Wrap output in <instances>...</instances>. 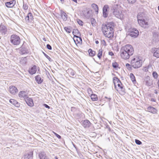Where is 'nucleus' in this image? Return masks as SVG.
<instances>
[{"mask_svg":"<svg viewBox=\"0 0 159 159\" xmlns=\"http://www.w3.org/2000/svg\"><path fill=\"white\" fill-rule=\"evenodd\" d=\"M134 53V50L132 46L127 44L121 47L120 50V56L123 59H128Z\"/></svg>","mask_w":159,"mask_h":159,"instance_id":"f257e3e1","label":"nucleus"},{"mask_svg":"<svg viewBox=\"0 0 159 159\" xmlns=\"http://www.w3.org/2000/svg\"><path fill=\"white\" fill-rule=\"evenodd\" d=\"M115 26L114 23L112 22H109L107 24L102 25V30L105 37L108 38H111L113 36V28Z\"/></svg>","mask_w":159,"mask_h":159,"instance_id":"f03ea898","label":"nucleus"},{"mask_svg":"<svg viewBox=\"0 0 159 159\" xmlns=\"http://www.w3.org/2000/svg\"><path fill=\"white\" fill-rule=\"evenodd\" d=\"M111 10L113 15L118 18L121 19L125 15V11L123 10L120 5L118 4H115L112 6Z\"/></svg>","mask_w":159,"mask_h":159,"instance_id":"7ed1b4c3","label":"nucleus"},{"mask_svg":"<svg viewBox=\"0 0 159 159\" xmlns=\"http://www.w3.org/2000/svg\"><path fill=\"white\" fill-rule=\"evenodd\" d=\"M113 80L115 88L116 90L118 91V89H120L123 92H125V89L122 86V84L120 80L116 77L113 78Z\"/></svg>","mask_w":159,"mask_h":159,"instance_id":"20e7f679","label":"nucleus"},{"mask_svg":"<svg viewBox=\"0 0 159 159\" xmlns=\"http://www.w3.org/2000/svg\"><path fill=\"white\" fill-rule=\"evenodd\" d=\"M132 66L134 68H138L142 65V61L138 58H134L131 62Z\"/></svg>","mask_w":159,"mask_h":159,"instance_id":"39448f33","label":"nucleus"},{"mask_svg":"<svg viewBox=\"0 0 159 159\" xmlns=\"http://www.w3.org/2000/svg\"><path fill=\"white\" fill-rule=\"evenodd\" d=\"M10 42L14 45H17L20 42V39L19 37L16 34L12 35L10 38Z\"/></svg>","mask_w":159,"mask_h":159,"instance_id":"423d86ee","label":"nucleus"},{"mask_svg":"<svg viewBox=\"0 0 159 159\" xmlns=\"http://www.w3.org/2000/svg\"><path fill=\"white\" fill-rule=\"evenodd\" d=\"M109 7L108 5H105L103 7L102 9L103 16L104 18H107L108 16V9Z\"/></svg>","mask_w":159,"mask_h":159,"instance_id":"0eeeda50","label":"nucleus"},{"mask_svg":"<svg viewBox=\"0 0 159 159\" xmlns=\"http://www.w3.org/2000/svg\"><path fill=\"white\" fill-rule=\"evenodd\" d=\"M18 89L16 87L13 86H11L9 88V92L12 94H15L17 93Z\"/></svg>","mask_w":159,"mask_h":159,"instance_id":"6e6552de","label":"nucleus"},{"mask_svg":"<svg viewBox=\"0 0 159 159\" xmlns=\"http://www.w3.org/2000/svg\"><path fill=\"white\" fill-rule=\"evenodd\" d=\"M139 34V31L137 30H135L133 32H131V33H128L127 34L128 35L131 36L134 38L137 37Z\"/></svg>","mask_w":159,"mask_h":159,"instance_id":"1a4fd4ad","label":"nucleus"},{"mask_svg":"<svg viewBox=\"0 0 159 159\" xmlns=\"http://www.w3.org/2000/svg\"><path fill=\"white\" fill-rule=\"evenodd\" d=\"M84 14L85 17L87 18H89L92 16V11L87 10L86 11H84Z\"/></svg>","mask_w":159,"mask_h":159,"instance_id":"9d476101","label":"nucleus"},{"mask_svg":"<svg viewBox=\"0 0 159 159\" xmlns=\"http://www.w3.org/2000/svg\"><path fill=\"white\" fill-rule=\"evenodd\" d=\"M91 123L88 120H85L82 121V125L84 128L89 127Z\"/></svg>","mask_w":159,"mask_h":159,"instance_id":"9b49d317","label":"nucleus"},{"mask_svg":"<svg viewBox=\"0 0 159 159\" xmlns=\"http://www.w3.org/2000/svg\"><path fill=\"white\" fill-rule=\"evenodd\" d=\"M138 22L140 26L143 28H146L148 25V22H146L144 19L139 20Z\"/></svg>","mask_w":159,"mask_h":159,"instance_id":"f8f14e48","label":"nucleus"},{"mask_svg":"<svg viewBox=\"0 0 159 159\" xmlns=\"http://www.w3.org/2000/svg\"><path fill=\"white\" fill-rule=\"evenodd\" d=\"M25 100L26 102L29 106L30 107L33 106V102L32 98L27 97Z\"/></svg>","mask_w":159,"mask_h":159,"instance_id":"ddd939ff","label":"nucleus"},{"mask_svg":"<svg viewBox=\"0 0 159 159\" xmlns=\"http://www.w3.org/2000/svg\"><path fill=\"white\" fill-rule=\"evenodd\" d=\"M16 3V1L13 0L10 2L5 3V5L7 7L11 8L13 7Z\"/></svg>","mask_w":159,"mask_h":159,"instance_id":"4468645a","label":"nucleus"},{"mask_svg":"<svg viewBox=\"0 0 159 159\" xmlns=\"http://www.w3.org/2000/svg\"><path fill=\"white\" fill-rule=\"evenodd\" d=\"M36 66L34 65L28 70L29 73L31 75L35 74L37 71Z\"/></svg>","mask_w":159,"mask_h":159,"instance_id":"2eb2a0df","label":"nucleus"},{"mask_svg":"<svg viewBox=\"0 0 159 159\" xmlns=\"http://www.w3.org/2000/svg\"><path fill=\"white\" fill-rule=\"evenodd\" d=\"M33 19V16L31 12L29 13L28 15L25 17V20L26 22L29 23Z\"/></svg>","mask_w":159,"mask_h":159,"instance_id":"dca6fc26","label":"nucleus"},{"mask_svg":"<svg viewBox=\"0 0 159 159\" xmlns=\"http://www.w3.org/2000/svg\"><path fill=\"white\" fill-rule=\"evenodd\" d=\"M39 156L40 159H49L44 152H40L39 153Z\"/></svg>","mask_w":159,"mask_h":159,"instance_id":"f3484780","label":"nucleus"},{"mask_svg":"<svg viewBox=\"0 0 159 159\" xmlns=\"http://www.w3.org/2000/svg\"><path fill=\"white\" fill-rule=\"evenodd\" d=\"M73 39L76 44L79 43H81L82 42L81 38L79 37L78 36L74 35Z\"/></svg>","mask_w":159,"mask_h":159,"instance_id":"a211bd4d","label":"nucleus"},{"mask_svg":"<svg viewBox=\"0 0 159 159\" xmlns=\"http://www.w3.org/2000/svg\"><path fill=\"white\" fill-rule=\"evenodd\" d=\"M154 56L159 58V48H155L153 49Z\"/></svg>","mask_w":159,"mask_h":159,"instance_id":"6ab92c4d","label":"nucleus"},{"mask_svg":"<svg viewBox=\"0 0 159 159\" xmlns=\"http://www.w3.org/2000/svg\"><path fill=\"white\" fill-rule=\"evenodd\" d=\"M19 96L20 98H24L25 99L27 97V95L24 91H21L19 93Z\"/></svg>","mask_w":159,"mask_h":159,"instance_id":"aec40b11","label":"nucleus"},{"mask_svg":"<svg viewBox=\"0 0 159 159\" xmlns=\"http://www.w3.org/2000/svg\"><path fill=\"white\" fill-rule=\"evenodd\" d=\"M147 111L152 113L155 114L157 113V110L155 108L153 107H149L147 108Z\"/></svg>","mask_w":159,"mask_h":159,"instance_id":"412c9836","label":"nucleus"},{"mask_svg":"<svg viewBox=\"0 0 159 159\" xmlns=\"http://www.w3.org/2000/svg\"><path fill=\"white\" fill-rule=\"evenodd\" d=\"M9 102L16 107H18L20 106V104L14 99H11L9 100Z\"/></svg>","mask_w":159,"mask_h":159,"instance_id":"4be33fe9","label":"nucleus"},{"mask_svg":"<svg viewBox=\"0 0 159 159\" xmlns=\"http://www.w3.org/2000/svg\"><path fill=\"white\" fill-rule=\"evenodd\" d=\"M35 79L38 84H41L43 81V80L41 79L39 75L36 76Z\"/></svg>","mask_w":159,"mask_h":159,"instance_id":"5701e85b","label":"nucleus"},{"mask_svg":"<svg viewBox=\"0 0 159 159\" xmlns=\"http://www.w3.org/2000/svg\"><path fill=\"white\" fill-rule=\"evenodd\" d=\"M151 68V65H149L147 67H143V70L145 72H147L149 70L151 71L152 70Z\"/></svg>","mask_w":159,"mask_h":159,"instance_id":"b1692460","label":"nucleus"},{"mask_svg":"<svg viewBox=\"0 0 159 159\" xmlns=\"http://www.w3.org/2000/svg\"><path fill=\"white\" fill-rule=\"evenodd\" d=\"M91 6L97 14L98 11V5L96 4L93 3L92 4Z\"/></svg>","mask_w":159,"mask_h":159,"instance_id":"393cba45","label":"nucleus"},{"mask_svg":"<svg viewBox=\"0 0 159 159\" xmlns=\"http://www.w3.org/2000/svg\"><path fill=\"white\" fill-rule=\"evenodd\" d=\"M153 40L155 41H157L159 40V36L156 33L153 34Z\"/></svg>","mask_w":159,"mask_h":159,"instance_id":"a878e982","label":"nucleus"},{"mask_svg":"<svg viewBox=\"0 0 159 159\" xmlns=\"http://www.w3.org/2000/svg\"><path fill=\"white\" fill-rule=\"evenodd\" d=\"M25 159H32L33 158L32 152H30L25 155Z\"/></svg>","mask_w":159,"mask_h":159,"instance_id":"bb28decb","label":"nucleus"},{"mask_svg":"<svg viewBox=\"0 0 159 159\" xmlns=\"http://www.w3.org/2000/svg\"><path fill=\"white\" fill-rule=\"evenodd\" d=\"M7 31L6 27L3 25L0 26V31L5 34Z\"/></svg>","mask_w":159,"mask_h":159,"instance_id":"cd10ccee","label":"nucleus"},{"mask_svg":"<svg viewBox=\"0 0 159 159\" xmlns=\"http://www.w3.org/2000/svg\"><path fill=\"white\" fill-rule=\"evenodd\" d=\"M61 16L63 20L66 21L67 20V15L64 12H61Z\"/></svg>","mask_w":159,"mask_h":159,"instance_id":"c85d7f7f","label":"nucleus"},{"mask_svg":"<svg viewBox=\"0 0 159 159\" xmlns=\"http://www.w3.org/2000/svg\"><path fill=\"white\" fill-rule=\"evenodd\" d=\"M28 51L26 48H22L20 50V53L21 54H23L26 53H27Z\"/></svg>","mask_w":159,"mask_h":159,"instance_id":"c756f323","label":"nucleus"},{"mask_svg":"<svg viewBox=\"0 0 159 159\" xmlns=\"http://www.w3.org/2000/svg\"><path fill=\"white\" fill-rule=\"evenodd\" d=\"M145 83L146 85L148 86H151L153 84V82L151 80H147Z\"/></svg>","mask_w":159,"mask_h":159,"instance_id":"7c9ffc66","label":"nucleus"},{"mask_svg":"<svg viewBox=\"0 0 159 159\" xmlns=\"http://www.w3.org/2000/svg\"><path fill=\"white\" fill-rule=\"evenodd\" d=\"M89 55L91 57L94 56L95 54V52L93 51L91 49H89L88 50Z\"/></svg>","mask_w":159,"mask_h":159,"instance_id":"2f4dec72","label":"nucleus"},{"mask_svg":"<svg viewBox=\"0 0 159 159\" xmlns=\"http://www.w3.org/2000/svg\"><path fill=\"white\" fill-rule=\"evenodd\" d=\"M91 98L92 100L93 101H95L97 100L98 97L95 94H91Z\"/></svg>","mask_w":159,"mask_h":159,"instance_id":"473e14b6","label":"nucleus"},{"mask_svg":"<svg viewBox=\"0 0 159 159\" xmlns=\"http://www.w3.org/2000/svg\"><path fill=\"white\" fill-rule=\"evenodd\" d=\"M130 76L131 78V80L134 83V82L136 81L135 76L133 73H131L130 74Z\"/></svg>","mask_w":159,"mask_h":159,"instance_id":"72a5a7b5","label":"nucleus"},{"mask_svg":"<svg viewBox=\"0 0 159 159\" xmlns=\"http://www.w3.org/2000/svg\"><path fill=\"white\" fill-rule=\"evenodd\" d=\"M102 49H99L98 51V57L99 59L101 58L102 55Z\"/></svg>","mask_w":159,"mask_h":159,"instance_id":"f704fd0d","label":"nucleus"},{"mask_svg":"<svg viewBox=\"0 0 159 159\" xmlns=\"http://www.w3.org/2000/svg\"><path fill=\"white\" fill-rule=\"evenodd\" d=\"M91 24L93 26H94L96 25V22L95 20L93 18L91 19Z\"/></svg>","mask_w":159,"mask_h":159,"instance_id":"c9c22d12","label":"nucleus"},{"mask_svg":"<svg viewBox=\"0 0 159 159\" xmlns=\"http://www.w3.org/2000/svg\"><path fill=\"white\" fill-rule=\"evenodd\" d=\"M21 62H22V63L24 64H25L27 62V58L26 57H24L22 58L21 59V61H20Z\"/></svg>","mask_w":159,"mask_h":159,"instance_id":"e433bc0d","label":"nucleus"},{"mask_svg":"<svg viewBox=\"0 0 159 159\" xmlns=\"http://www.w3.org/2000/svg\"><path fill=\"white\" fill-rule=\"evenodd\" d=\"M152 76L155 79H157V78L158 74L156 72L154 71L152 73Z\"/></svg>","mask_w":159,"mask_h":159,"instance_id":"4c0bfd02","label":"nucleus"},{"mask_svg":"<svg viewBox=\"0 0 159 159\" xmlns=\"http://www.w3.org/2000/svg\"><path fill=\"white\" fill-rule=\"evenodd\" d=\"M142 14L141 13H139L137 15V19L138 21L139 20H143V17H142Z\"/></svg>","mask_w":159,"mask_h":159,"instance_id":"58836bf2","label":"nucleus"},{"mask_svg":"<svg viewBox=\"0 0 159 159\" xmlns=\"http://www.w3.org/2000/svg\"><path fill=\"white\" fill-rule=\"evenodd\" d=\"M64 29L68 33H70L71 32V30L68 27H65Z\"/></svg>","mask_w":159,"mask_h":159,"instance_id":"ea45409f","label":"nucleus"},{"mask_svg":"<svg viewBox=\"0 0 159 159\" xmlns=\"http://www.w3.org/2000/svg\"><path fill=\"white\" fill-rule=\"evenodd\" d=\"M118 66V65L116 62H114L112 63V66L115 68H116Z\"/></svg>","mask_w":159,"mask_h":159,"instance_id":"a19ab883","label":"nucleus"},{"mask_svg":"<svg viewBox=\"0 0 159 159\" xmlns=\"http://www.w3.org/2000/svg\"><path fill=\"white\" fill-rule=\"evenodd\" d=\"M136 0H127L128 3L130 4H133L136 1Z\"/></svg>","mask_w":159,"mask_h":159,"instance_id":"79ce46f5","label":"nucleus"},{"mask_svg":"<svg viewBox=\"0 0 159 159\" xmlns=\"http://www.w3.org/2000/svg\"><path fill=\"white\" fill-rule=\"evenodd\" d=\"M125 66H126V67L127 68L128 70H130L131 69V66H132L131 64L130 65L128 63H127L126 64Z\"/></svg>","mask_w":159,"mask_h":159,"instance_id":"37998d69","label":"nucleus"},{"mask_svg":"<svg viewBox=\"0 0 159 159\" xmlns=\"http://www.w3.org/2000/svg\"><path fill=\"white\" fill-rule=\"evenodd\" d=\"M43 53L44 55V56L50 61H51V58H50V57L48 56V55H47L44 52H43Z\"/></svg>","mask_w":159,"mask_h":159,"instance_id":"c03bdc74","label":"nucleus"},{"mask_svg":"<svg viewBox=\"0 0 159 159\" xmlns=\"http://www.w3.org/2000/svg\"><path fill=\"white\" fill-rule=\"evenodd\" d=\"M78 23V24L81 25H83V22L80 20L79 19H78L77 20Z\"/></svg>","mask_w":159,"mask_h":159,"instance_id":"a18cd8bd","label":"nucleus"},{"mask_svg":"<svg viewBox=\"0 0 159 159\" xmlns=\"http://www.w3.org/2000/svg\"><path fill=\"white\" fill-rule=\"evenodd\" d=\"M135 142L136 143V144L138 145H140L142 143V142L139 140L135 139Z\"/></svg>","mask_w":159,"mask_h":159,"instance_id":"49530a36","label":"nucleus"},{"mask_svg":"<svg viewBox=\"0 0 159 159\" xmlns=\"http://www.w3.org/2000/svg\"><path fill=\"white\" fill-rule=\"evenodd\" d=\"M23 8L25 10H26L28 8V6L26 4H25L24 3L23 5Z\"/></svg>","mask_w":159,"mask_h":159,"instance_id":"de8ad7c7","label":"nucleus"},{"mask_svg":"<svg viewBox=\"0 0 159 159\" xmlns=\"http://www.w3.org/2000/svg\"><path fill=\"white\" fill-rule=\"evenodd\" d=\"M151 80L150 79V77L149 76H147L144 78V81L145 82H146L147 80Z\"/></svg>","mask_w":159,"mask_h":159,"instance_id":"09e8293b","label":"nucleus"},{"mask_svg":"<svg viewBox=\"0 0 159 159\" xmlns=\"http://www.w3.org/2000/svg\"><path fill=\"white\" fill-rule=\"evenodd\" d=\"M135 30L134 29H133L132 28H130L128 30V31L127 33H131V32H133Z\"/></svg>","mask_w":159,"mask_h":159,"instance_id":"8fccbe9b","label":"nucleus"},{"mask_svg":"<svg viewBox=\"0 0 159 159\" xmlns=\"http://www.w3.org/2000/svg\"><path fill=\"white\" fill-rule=\"evenodd\" d=\"M47 48L49 50H51L52 49V48L51 45L49 44H48L47 45Z\"/></svg>","mask_w":159,"mask_h":159,"instance_id":"3c124183","label":"nucleus"},{"mask_svg":"<svg viewBox=\"0 0 159 159\" xmlns=\"http://www.w3.org/2000/svg\"><path fill=\"white\" fill-rule=\"evenodd\" d=\"M73 33H75V34H76L78 33V34H79V31L78 30L76 29V30H74Z\"/></svg>","mask_w":159,"mask_h":159,"instance_id":"603ef678","label":"nucleus"},{"mask_svg":"<svg viewBox=\"0 0 159 159\" xmlns=\"http://www.w3.org/2000/svg\"><path fill=\"white\" fill-rule=\"evenodd\" d=\"M43 106L46 108H48V109H49L50 108V107L46 104H43Z\"/></svg>","mask_w":159,"mask_h":159,"instance_id":"864d4df0","label":"nucleus"},{"mask_svg":"<svg viewBox=\"0 0 159 159\" xmlns=\"http://www.w3.org/2000/svg\"><path fill=\"white\" fill-rule=\"evenodd\" d=\"M55 135H56V136L59 139H60L61 138V136L58 135V134H57L56 133H54Z\"/></svg>","mask_w":159,"mask_h":159,"instance_id":"5fc2aeb1","label":"nucleus"},{"mask_svg":"<svg viewBox=\"0 0 159 159\" xmlns=\"http://www.w3.org/2000/svg\"><path fill=\"white\" fill-rule=\"evenodd\" d=\"M108 54H109V55H110L111 56H114V53L111 51V52H108Z\"/></svg>","mask_w":159,"mask_h":159,"instance_id":"6e6d98bb","label":"nucleus"},{"mask_svg":"<svg viewBox=\"0 0 159 159\" xmlns=\"http://www.w3.org/2000/svg\"><path fill=\"white\" fill-rule=\"evenodd\" d=\"M71 74L73 75L74 76L75 75V72L74 71H72L71 72Z\"/></svg>","mask_w":159,"mask_h":159,"instance_id":"4d7b16f0","label":"nucleus"},{"mask_svg":"<svg viewBox=\"0 0 159 159\" xmlns=\"http://www.w3.org/2000/svg\"><path fill=\"white\" fill-rule=\"evenodd\" d=\"M88 92H89L90 93H91L92 92V90L90 88H89L88 89Z\"/></svg>","mask_w":159,"mask_h":159,"instance_id":"13d9d810","label":"nucleus"},{"mask_svg":"<svg viewBox=\"0 0 159 159\" xmlns=\"http://www.w3.org/2000/svg\"><path fill=\"white\" fill-rule=\"evenodd\" d=\"M151 101L152 102H155L156 99H155L152 98L151 99Z\"/></svg>","mask_w":159,"mask_h":159,"instance_id":"bf43d9fd","label":"nucleus"},{"mask_svg":"<svg viewBox=\"0 0 159 159\" xmlns=\"http://www.w3.org/2000/svg\"><path fill=\"white\" fill-rule=\"evenodd\" d=\"M154 93L156 94H157L158 93L157 90H155L154 91Z\"/></svg>","mask_w":159,"mask_h":159,"instance_id":"052dcab7","label":"nucleus"},{"mask_svg":"<svg viewBox=\"0 0 159 159\" xmlns=\"http://www.w3.org/2000/svg\"><path fill=\"white\" fill-rule=\"evenodd\" d=\"M95 43L96 44H97L99 43V41L98 40L95 41Z\"/></svg>","mask_w":159,"mask_h":159,"instance_id":"680f3d73","label":"nucleus"},{"mask_svg":"<svg viewBox=\"0 0 159 159\" xmlns=\"http://www.w3.org/2000/svg\"><path fill=\"white\" fill-rule=\"evenodd\" d=\"M74 2H75L76 3H77V0H72Z\"/></svg>","mask_w":159,"mask_h":159,"instance_id":"e2e57ef3","label":"nucleus"},{"mask_svg":"<svg viewBox=\"0 0 159 159\" xmlns=\"http://www.w3.org/2000/svg\"><path fill=\"white\" fill-rule=\"evenodd\" d=\"M157 83H158V86L159 87V79L158 80Z\"/></svg>","mask_w":159,"mask_h":159,"instance_id":"0e129e2a","label":"nucleus"},{"mask_svg":"<svg viewBox=\"0 0 159 159\" xmlns=\"http://www.w3.org/2000/svg\"><path fill=\"white\" fill-rule=\"evenodd\" d=\"M60 1L61 2H62V3H63V2L64 0H60Z\"/></svg>","mask_w":159,"mask_h":159,"instance_id":"69168bd1","label":"nucleus"},{"mask_svg":"<svg viewBox=\"0 0 159 159\" xmlns=\"http://www.w3.org/2000/svg\"><path fill=\"white\" fill-rule=\"evenodd\" d=\"M55 159H58L57 157V156H56L55 157Z\"/></svg>","mask_w":159,"mask_h":159,"instance_id":"338daca9","label":"nucleus"},{"mask_svg":"<svg viewBox=\"0 0 159 159\" xmlns=\"http://www.w3.org/2000/svg\"><path fill=\"white\" fill-rule=\"evenodd\" d=\"M158 10L159 11V6L158 7Z\"/></svg>","mask_w":159,"mask_h":159,"instance_id":"774afa93","label":"nucleus"}]
</instances>
